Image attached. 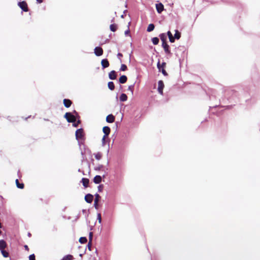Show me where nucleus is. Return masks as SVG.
<instances>
[{"label": "nucleus", "mask_w": 260, "mask_h": 260, "mask_svg": "<svg viewBox=\"0 0 260 260\" xmlns=\"http://www.w3.org/2000/svg\"><path fill=\"white\" fill-rule=\"evenodd\" d=\"M37 3L39 4H41L43 2V0H36Z\"/></svg>", "instance_id": "obj_44"}, {"label": "nucleus", "mask_w": 260, "mask_h": 260, "mask_svg": "<svg viewBox=\"0 0 260 260\" xmlns=\"http://www.w3.org/2000/svg\"><path fill=\"white\" fill-rule=\"evenodd\" d=\"M152 42L154 45H157L159 43V39L157 37H154L152 39Z\"/></svg>", "instance_id": "obj_31"}, {"label": "nucleus", "mask_w": 260, "mask_h": 260, "mask_svg": "<svg viewBox=\"0 0 260 260\" xmlns=\"http://www.w3.org/2000/svg\"><path fill=\"white\" fill-rule=\"evenodd\" d=\"M154 27H155V26L153 24H152V23L149 24L148 26L147 31L148 32H150V31L153 30V29H154Z\"/></svg>", "instance_id": "obj_26"}, {"label": "nucleus", "mask_w": 260, "mask_h": 260, "mask_svg": "<svg viewBox=\"0 0 260 260\" xmlns=\"http://www.w3.org/2000/svg\"><path fill=\"white\" fill-rule=\"evenodd\" d=\"M18 6L24 12H28V6L26 2L22 1L18 3Z\"/></svg>", "instance_id": "obj_3"}, {"label": "nucleus", "mask_w": 260, "mask_h": 260, "mask_svg": "<svg viewBox=\"0 0 260 260\" xmlns=\"http://www.w3.org/2000/svg\"><path fill=\"white\" fill-rule=\"evenodd\" d=\"M98 220H99V222L100 223H101V221H102V217H101V214H100V213H99V214H98Z\"/></svg>", "instance_id": "obj_39"}, {"label": "nucleus", "mask_w": 260, "mask_h": 260, "mask_svg": "<svg viewBox=\"0 0 260 260\" xmlns=\"http://www.w3.org/2000/svg\"><path fill=\"white\" fill-rule=\"evenodd\" d=\"M101 64L104 69L108 68L110 65L109 61L107 59H102L101 61Z\"/></svg>", "instance_id": "obj_11"}, {"label": "nucleus", "mask_w": 260, "mask_h": 260, "mask_svg": "<svg viewBox=\"0 0 260 260\" xmlns=\"http://www.w3.org/2000/svg\"><path fill=\"white\" fill-rule=\"evenodd\" d=\"M2 228V224L1 223V222H0V229H1Z\"/></svg>", "instance_id": "obj_46"}, {"label": "nucleus", "mask_w": 260, "mask_h": 260, "mask_svg": "<svg viewBox=\"0 0 260 260\" xmlns=\"http://www.w3.org/2000/svg\"><path fill=\"white\" fill-rule=\"evenodd\" d=\"M94 50L95 54L98 56H101L103 54V50L100 47H96Z\"/></svg>", "instance_id": "obj_6"}, {"label": "nucleus", "mask_w": 260, "mask_h": 260, "mask_svg": "<svg viewBox=\"0 0 260 260\" xmlns=\"http://www.w3.org/2000/svg\"><path fill=\"white\" fill-rule=\"evenodd\" d=\"M115 120V117L112 114L108 115L106 117V121L108 122L112 123Z\"/></svg>", "instance_id": "obj_14"}, {"label": "nucleus", "mask_w": 260, "mask_h": 260, "mask_svg": "<svg viewBox=\"0 0 260 260\" xmlns=\"http://www.w3.org/2000/svg\"><path fill=\"white\" fill-rule=\"evenodd\" d=\"M102 179L101 176L96 175L93 178V182L96 184H99L102 182Z\"/></svg>", "instance_id": "obj_17"}, {"label": "nucleus", "mask_w": 260, "mask_h": 260, "mask_svg": "<svg viewBox=\"0 0 260 260\" xmlns=\"http://www.w3.org/2000/svg\"><path fill=\"white\" fill-rule=\"evenodd\" d=\"M166 63L165 62H163L161 64H160V62L158 61L157 63V68L159 71H161L162 74L165 76H167L168 74L166 70H165V68L166 67Z\"/></svg>", "instance_id": "obj_2"}, {"label": "nucleus", "mask_w": 260, "mask_h": 260, "mask_svg": "<svg viewBox=\"0 0 260 260\" xmlns=\"http://www.w3.org/2000/svg\"><path fill=\"white\" fill-rule=\"evenodd\" d=\"M134 88V85H130L128 87V90H130L132 94H133Z\"/></svg>", "instance_id": "obj_36"}, {"label": "nucleus", "mask_w": 260, "mask_h": 260, "mask_svg": "<svg viewBox=\"0 0 260 260\" xmlns=\"http://www.w3.org/2000/svg\"><path fill=\"white\" fill-rule=\"evenodd\" d=\"M117 56L118 57H122L123 55H122V54L121 53H118V54H117Z\"/></svg>", "instance_id": "obj_45"}, {"label": "nucleus", "mask_w": 260, "mask_h": 260, "mask_svg": "<svg viewBox=\"0 0 260 260\" xmlns=\"http://www.w3.org/2000/svg\"><path fill=\"white\" fill-rule=\"evenodd\" d=\"M120 101L121 102L126 101L127 99V96L126 94L122 93L119 97Z\"/></svg>", "instance_id": "obj_23"}, {"label": "nucleus", "mask_w": 260, "mask_h": 260, "mask_svg": "<svg viewBox=\"0 0 260 260\" xmlns=\"http://www.w3.org/2000/svg\"><path fill=\"white\" fill-rule=\"evenodd\" d=\"M101 198V196L96 193L95 194V199H94V206L96 209H98L99 208V201Z\"/></svg>", "instance_id": "obj_7"}, {"label": "nucleus", "mask_w": 260, "mask_h": 260, "mask_svg": "<svg viewBox=\"0 0 260 260\" xmlns=\"http://www.w3.org/2000/svg\"><path fill=\"white\" fill-rule=\"evenodd\" d=\"M95 158L97 160H100L101 159L102 157V154L101 152H97L96 153L94 154Z\"/></svg>", "instance_id": "obj_30"}, {"label": "nucleus", "mask_w": 260, "mask_h": 260, "mask_svg": "<svg viewBox=\"0 0 260 260\" xmlns=\"http://www.w3.org/2000/svg\"><path fill=\"white\" fill-rule=\"evenodd\" d=\"M127 66L124 64H122L120 67V71H125L127 70Z\"/></svg>", "instance_id": "obj_35"}, {"label": "nucleus", "mask_w": 260, "mask_h": 260, "mask_svg": "<svg viewBox=\"0 0 260 260\" xmlns=\"http://www.w3.org/2000/svg\"><path fill=\"white\" fill-rule=\"evenodd\" d=\"M103 132H104L105 135H104V136L103 137L102 142H103V144L105 145L106 144V141H106V138L109 136L110 131H103Z\"/></svg>", "instance_id": "obj_15"}, {"label": "nucleus", "mask_w": 260, "mask_h": 260, "mask_svg": "<svg viewBox=\"0 0 260 260\" xmlns=\"http://www.w3.org/2000/svg\"><path fill=\"white\" fill-rule=\"evenodd\" d=\"M77 130L80 131V130H83V129H82V128H80L77 129Z\"/></svg>", "instance_id": "obj_47"}, {"label": "nucleus", "mask_w": 260, "mask_h": 260, "mask_svg": "<svg viewBox=\"0 0 260 260\" xmlns=\"http://www.w3.org/2000/svg\"><path fill=\"white\" fill-rule=\"evenodd\" d=\"M109 77L111 80H115L117 78L116 73L115 71H112L109 73Z\"/></svg>", "instance_id": "obj_12"}, {"label": "nucleus", "mask_w": 260, "mask_h": 260, "mask_svg": "<svg viewBox=\"0 0 260 260\" xmlns=\"http://www.w3.org/2000/svg\"><path fill=\"white\" fill-rule=\"evenodd\" d=\"M93 199V196L88 193L85 196V200L88 203H91Z\"/></svg>", "instance_id": "obj_8"}, {"label": "nucleus", "mask_w": 260, "mask_h": 260, "mask_svg": "<svg viewBox=\"0 0 260 260\" xmlns=\"http://www.w3.org/2000/svg\"><path fill=\"white\" fill-rule=\"evenodd\" d=\"M1 252L4 257H8L9 253L7 251L5 250V249L1 250Z\"/></svg>", "instance_id": "obj_34"}, {"label": "nucleus", "mask_w": 260, "mask_h": 260, "mask_svg": "<svg viewBox=\"0 0 260 260\" xmlns=\"http://www.w3.org/2000/svg\"><path fill=\"white\" fill-rule=\"evenodd\" d=\"M91 241H89L88 243V248L89 249V250H91V245H92V243H91Z\"/></svg>", "instance_id": "obj_40"}, {"label": "nucleus", "mask_w": 260, "mask_h": 260, "mask_svg": "<svg viewBox=\"0 0 260 260\" xmlns=\"http://www.w3.org/2000/svg\"><path fill=\"white\" fill-rule=\"evenodd\" d=\"M164 87V84L162 80H159L158 82V91L160 94H163V89Z\"/></svg>", "instance_id": "obj_4"}, {"label": "nucleus", "mask_w": 260, "mask_h": 260, "mask_svg": "<svg viewBox=\"0 0 260 260\" xmlns=\"http://www.w3.org/2000/svg\"><path fill=\"white\" fill-rule=\"evenodd\" d=\"M131 24V22H129L127 25V29L125 31L124 34L125 36H130V30H129V25Z\"/></svg>", "instance_id": "obj_33"}, {"label": "nucleus", "mask_w": 260, "mask_h": 260, "mask_svg": "<svg viewBox=\"0 0 260 260\" xmlns=\"http://www.w3.org/2000/svg\"><path fill=\"white\" fill-rule=\"evenodd\" d=\"M82 184H83V185L85 187H87L88 186V184H89V180L87 178H83L82 179Z\"/></svg>", "instance_id": "obj_18"}, {"label": "nucleus", "mask_w": 260, "mask_h": 260, "mask_svg": "<svg viewBox=\"0 0 260 260\" xmlns=\"http://www.w3.org/2000/svg\"><path fill=\"white\" fill-rule=\"evenodd\" d=\"M29 260H36L35 255L34 254H32L29 255Z\"/></svg>", "instance_id": "obj_37"}, {"label": "nucleus", "mask_w": 260, "mask_h": 260, "mask_svg": "<svg viewBox=\"0 0 260 260\" xmlns=\"http://www.w3.org/2000/svg\"><path fill=\"white\" fill-rule=\"evenodd\" d=\"M63 105L66 108H69L72 104V101L69 99H64L63 101Z\"/></svg>", "instance_id": "obj_13"}, {"label": "nucleus", "mask_w": 260, "mask_h": 260, "mask_svg": "<svg viewBox=\"0 0 260 260\" xmlns=\"http://www.w3.org/2000/svg\"><path fill=\"white\" fill-rule=\"evenodd\" d=\"M64 117L66 118L67 120L69 122H72L73 123V125L75 127H77L79 123H80V120H78L77 122L76 121V117L73 115L71 113L67 112L64 115Z\"/></svg>", "instance_id": "obj_1"}, {"label": "nucleus", "mask_w": 260, "mask_h": 260, "mask_svg": "<svg viewBox=\"0 0 260 260\" xmlns=\"http://www.w3.org/2000/svg\"><path fill=\"white\" fill-rule=\"evenodd\" d=\"M156 9L158 13L160 14L164 10V6L161 3L156 4L155 5Z\"/></svg>", "instance_id": "obj_5"}, {"label": "nucleus", "mask_w": 260, "mask_h": 260, "mask_svg": "<svg viewBox=\"0 0 260 260\" xmlns=\"http://www.w3.org/2000/svg\"><path fill=\"white\" fill-rule=\"evenodd\" d=\"M73 256L72 255L69 254L64 256L61 260H73Z\"/></svg>", "instance_id": "obj_29"}, {"label": "nucleus", "mask_w": 260, "mask_h": 260, "mask_svg": "<svg viewBox=\"0 0 260 260\" xmlns=\"http://www.w3.org/2000/svg\"><path fill=\"white\" fill-rule=\"evenodd\" d=\"M6 246H7L6 242L3 240H0V250H1L5 249V248L6 247Z\"/></svg>", "instance_id": "obj_21"}, {"label": "nucleus", "mask_w": 260, "mask_h": 260, "mask_svg": "<svg viewBox=\"0 0 260 260\" xmlns=\"http://www.w3.org/2000/svg\"><path fill=\"white\" fill-rule=\"evenodd\" d=\"M103 132H104L105 135H104V136L103 137L102 142H103V144L105 145L106 144V141H106V138L109 136L110 131H103Z\"/></svg>", "instance_id": "obj_16"}, {"label": "nucleus", "mask_w": 260, "mask_h": 260, "mask_svg": "<svg viewBox=\"0 0 260 260\" xmlns=\"http://www.w3.org/2000/svg\"><path fill=\"white\" fill-rule=\"evenodd\" d=\"M103 188H104V186H103V184L100 185L98 186V190H99V191L101 192L103 190Z\"/></svg>", "instance_id": "obj_38"}, {"label": "nucleus", "mask_w": 260, "mask_h": 260, "mask_svg": "<svg viewBox=\"0 0 260 260\" xmlns=\"http://www.w3.org/2000/svg\"><path fill=\"white\" fill-rule=\"evenodd\" d=\"M102 130H111V129L109 126H105L103 127Z\"/></svg>", "instance_id": "obj_41"}, {"label": "nucleus", "mask_w": 260, "mask_h": 260, "mask_svg": "<svg viewBox=\"0 0 260 260\" xmlns=\"http://www.w3.org/2000/svg\"><path fill=\"white\" fill-rule=\"evenodd\" d=\"M84 136V131H76V137L77 140L82 139Z\"/></svg>", "instance_id": "obj_9"}, {"label": "nucleus", "mask_w": 260, "mask_h": 260, "mask_svg": "<svg viewBox=\"0 0 260 260\" xmlns=\"http://www.w3.org/2000/svg\"><path fill=\"white\" fill-rule=\"evenodd\" d=\"M127 79V77L125 75H122L119 78V81L121 84H123L126 82Z\"/></svg>", "instance_id": "obj_20"}, {"label": "nucleus", "mask_w": 260, "mask_h": 260, "mask_svg": "<svg viewBox=\"0 0 260 260\" xmlns=\"http://www.w3.org/2000/svg\"><path fill=\"white\" fill-rule=\"evenodd\" d=\"M181 37V34L180 32L178 30H175V34L174 35V39H176L177 40L179 39Z\"/></svg>", "instance_id": "obj_28"}, {"label": "nucleus", "mask_w": 260, "mask_h": 260, "mask_svg": "<svg viewBox=\"0 0 260 260\" xmlns=\"http://www.w3.org/2000/svg\"><path fill=\"white\" fill-rule=\"evenodd\" d=\"M160 39L162 42V43H167V36L164 33L159 35Z\"/></svg>", "instance_id": "obj_19"}, {"label": "nucleus", "mask_w": 260, "mask_h": 260, "mask_svg": "<svg viewBox=\"0 0 260 260\" xmlns=\"http://www.w3.org/2000/svg\"><path fill=\"white\" fill-rule=\"evenodd\" d=\"M167 35L168 36V37H169V41L171 42V43H173L175 42V39H174V37L173 36V35L172 34L171 32L170 31H168V32H167Z\"/></svg>", "instance_id": "obj_22"}, {"label": "nucleus", "mask_w": 260, "mask_h": 260, "mask_svg": "<svg viewBox=\"0 0 260 260\" xmlns=\"http://www.w3.org/2000/svg\"><path fill=\"white\" fill-rule=\"evenodd\" d=\"M162 47L164 49V50L166 53L170 54L171 53L170 47L167 43H162Z\"/></svg>", "instance_id": "obj_10"}, {"label": "nucleus", "mask_w": 260, "mask_h": 260, "mask_svg": "<svg viewBox=\"0 0 260 260\" xmlns=\"http://www.w3.org/2000/svg\"><path fill=\"white\" fill-rule=\"evenodd\" d=\"M108 88L111 90H113L115 88V85H114V84L113 82L111 81V82H109L108 84Z\"/></svg>", "instance_id": "obj_27"}, {"label": "nucleus", "mask_w": 260, "mask_h": 260, "mask_svg": "<svg viewBox=\"0 0 260 260\" xmlns=\"http://www.w3.org/2000/svg\"><path fill=\"white\" fill-rule=\"evenodd\" d=\"M24 247V248H25V249L26 250H27V251H28V250H29V248H28V246H27V245H25Z\"/></svg>", "instance_id": "obj_43"}, {"label": "nucleus", "mask_w": 260, "mask_h": 260, "mask_svg": "<svg viewBox=\"0 0 260 260\" xmlns=\"http://www.w3.org/2000/svg\"><path fill=\"white\" fill-rule=\"evenodd\" d=\"M16 186L18 188L20 189H23L24 187V185L23 183H20L18 180L16 179L15 181Z\"/></svg>", "instance_id": "obj_24"}, {"label": "nucleus", "mask_w": 260, "mask_h": 260, "mask_svg": "<svg viewBox=\"0 0 260 260\" xmlns=\"http://www.w3.org/2000/svg\"><path fill=\"white\" fill-rule=\"evenodd\" d=\"M110 28L112 31L115 32L117 29V25L116 24H112L110 26Z\"/></svg>", "instance_id": "obj_25"}, {"label": "nucleus", "mask_w": 260, "mask_h": 260, "mask_svg": "<svg viewBox=\"0 0 260 260\" xmlns=\"http://www.w3.org/2000/svg\"><path fill=\"white\" fill-rule=\"evenodd\" d=\"M79 241L80 243H81L82 244H84L87 242V240L86 237H82L80 238Z\"/></svg>", "instance_id": "obj_32"}, {"label": "nucleus", "mask_w": 260, "mask_h": 260, "mask_svg": "<svg viewBox=\"0 0 260 260\" xmlns=\"http://www.w3.org/2000/svg\"><path fill=\"white\" fill-rule=\"evenodd\" d=\"M89 241H92V232H90L89 233Z\"/></svg>", "instance_id": "obj_42"}]
</instances>
